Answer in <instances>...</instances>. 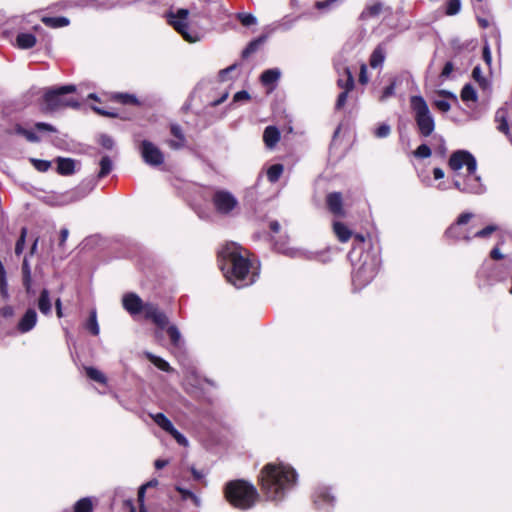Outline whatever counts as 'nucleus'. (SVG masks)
I'll return each mask as SVG.
<instances>
[{
	"label": "nucleus",
	"instance_id": "f257e3e1",
	"mask_svg": "<svg viewBox=\"0 0 512 512\" xmlns=\"http://www.w3.org/2000/svg\"><path fill=\"white\" fill-rule=\"evenodd\" d=\"M448 165L454 171L453 186L462 193L482 194L485 187L477 175V161L466 150H457L450 156Z\"/></svg>",
	"mask_w": 512,
	"mask_h": 512
},
{
	"label": "nucleus",
	"instance_id": "f03ea898",
	"mask_svg": "<svg viewBox=\"0 0 512 512\" xmlns=\"http://www.w3.org/2000/svg\"><path fill=\"white\" fill-rule=\"evenodd\" d=\"M219 257L224 276L236 288H243L255 282L256 273L250 271L251 263L237 244H227L220 251Z\"/></svg>",
	"mask_w": 512,
	"mask_h": 512
},
{
	"label": "nucleus",
	"instance_id": "7ed1b4c3",
	"mask_svg": "<svg viewBox=\"0 0 512 512\" xmlns=\"http://www.w3.org/2000/svg\"><path fill=\"white\" fill-rule=\"evenodd\" d=\"M296 483V472L284 464H267L261 472V487L267 499L281 500Z\"/></svg>",
	"mask_w": 512,
	"mask_h": 512
},
{
	"label": "nucleus",
	"instance_id": "20e7f679",
	"mask_svg": "<svg viewBox=\"0 0 512 512\" xmlns=\"http://www.w3.org/2000/svg\"><path fill=\"white\" fill-rule=\"evenodd\" d=\"M225 497L234 507L246 510L255 504L258 493L252 484L244 480H235L227 483Z\"/></svg>",
	"mask_w": 512,
	"mask_h": 512
},
{
	"label": "nucleus",
	"instance_id": "39448f33",
	"mask_svg": "<svg viewBox=\"0 0 512 512\" xmlns=\"http://www.w3.org/2000/svg\"><path fill=\"white\" fill-rule=\"evenodd\" d=\"M410 105L419 133L424 137L430 136L435 129V121L425 99L420 95L412 96Z\"/></svg>",
	"mask_w": 512,
	"mask_h": 512
},
{
	"label": "nucleus",
	"instance_id": "423d86ee",
	"mask_svg": "<svg viewBox=\"0 0 512 512\" xmlns=\"http://www.w3.org/2000/svg\"><path fill=\"white\" fill-rule=\"evenodd\" d=\"M76 91L75 85H64L57 88L48 89L44 94V102L47 110L55 111L65 107L77 108L79 102L73 98H67V94Z\"/></svg>",
	"mask_w": 512,
	"mask_h": 512
},
{
	"label": "nucleus",
	"instance_id": "0eeeda50",
	"mask_svg": "<svg viewBox=\"0 0 512 512\" xmlns=\"http://www.w3.org/2000/svg\"><path fill=\"white\" fill-rule=\"evenodd\" d=\"M379 268V261L376 256L368 253L361 256L360 264L353 271L352 281L356 288H362L372 281Z\"/></svg>",
	"mask_w": 512,
	"mask_h": 512
},
{
	"label": "nucleus",
	"instance_id": "6e6552de",
	"mask_svg": "<svg viewBox=\"0 0 512 512\" xmlns=\"http://www.w3.org/2000/svg\"><path fill=\"white\" fill-rule=\"evenodd\" d=\"M189 16L188 9H178L176 13L170 12L168 14V22L173 28L182 35V37L191 43L197 42L200 40V37L197 32H190L187 18Z\"/></svg>",
	"mask_w": 512,
	"mask_h": 512
},
{
	"label": "nucleus",
	"instance_id": "1a4fd4ad",
	"mask_svg": "<svg viewBox=\"0 0 512 512\" xmlns=\"http://www.w3.org/2000/svg\"><path fill=\"white\" fill-rule=\"evenodd\" d=\"M212 203L216 212L221 215H229L238 206L236 197L226 190L215 191Z\"/></svg>",
	"mask_w": 512,
	"mask_h": 512
},
{
	"label": "nucleus",
	"instance_id": "9d476101",
	"mask_svg": "<svg viewBox=\"0 0 512 512\" xmlns=\"http://www.w3.org/2000/svg\"><path fill=\"white\" fill-rule=\"evenodd\" d=\"M140 152L144 162L150 166H159L164 162V155L161 150L148 140L141 142Z\"/></svg>",
	"mask_w": 512,
	"mask_h": 512
},
{
	"label": "nucleus",
	"instance_id": "9b49d317",
	"mask_svg": "<svg viewBox=\"0 0 512 512\" xmlns=\"http://www.w3.org/2000/svg\"><path fill=\"white\" fill-rule=\"evenodd\" d=\"M474 217V214L471 212H465L458 216L455 223H453L447 230L446 235L450 238L456 239V240H466L470 241L471 237L464 233L462 231L461 226L467 224L472 218Z\"/></svg>",
	"mask_w": 512,
	"mask_h": 512
},
{
	"label": "nucleus",
	"instance_id": "f8f14e48",
	"mask_svg": "<svg viewBox=\"0 0 512 512\" xmlns=\"http://www.w3.org/2000/svg\"><path fill=\"white\" fill-rule=\"evenodd\" d=\"M145 317L151 319L158 327L164 328L168 324V318L153 304L144 305Z\"/></svg>",
	"mask_w": 512,
	"mask_h": 512
},
{
	"label": "nucleus",
	"instance_id": "ddd939ff",
	"mask_svg": "<svg viewBox=\"0 0 512 512\" xmlns=\"http://www.w3.org/2000/svg\"><path fill=\"white\" fill-rule=\"evenodd\" d=\"M123 307L130 314H138L142 310L144 311V305L141 298L135 293H127L122 299Z\"/></svg>",
	"mask_w": 512,
	"mask_h": 512
},
{
	"label": "nucleus",
	"instance_id": "4468645a",
	"mask_svg": "<svg viewBox=\"0 0 512 512\" xmlns=\"http://www.w3.org/2000/svg\"><path fill=\"white\" fill-rule=\"evenodd\" d=\"M313 501L319 510L328 511L334 504V497L330 495L327 488H319L314 493Z\"/></svg>",
	"mask_w": 512,
	"mask_h": 512
},
{
	"label": "nucleus",
	"instance_id": "2eb2a0df",
	"mask_svg": "<svg viewBox=\"0 0 512 512\" xmlns=\"http://www.w3.org/2000/svg\"><path fill=\"white\" fill-rule=\"evenodd\" d=\"M170 133L174 139L167 140L166 143L171 149L179 150L186 146V137L180 125L171 124Z\"/></svg>",
	"mask_w": 512,
	"mask_h": 512
},
{
	"label": "nucleus",
	"instance_id": "dca6fc26",
	"mask_svg": "<svg viewBox=\"0 0 512 512\" xmlns=\"http://www.w3.org/2000/svg\"><path fill=\"white\" fill-rule=\"evenodd\" d=\"M37 319L38 316L35 309L29 308L19 320L17 324V329L21 333H27L35 327Z\"/></svg>",
	"mask_w": 512,
	"mask_h": 512
},
{
	"label": "nucleus",
	"instance_id": "f3484780",
	"mask_svg": "<svg viewBox=\"0 0 512 512\" xmlns=\"http://www.w3.org/2000/svg\"><path fill=\"white\" fill-rule=\"evenodd\" d=\"M390 9L388 7H385L384 4L380 1H372L369 2L364 10L360 14V18L362 20H368L371 18L378 17L383 11Z\"/></svg>",
	"mask_w": 512,
	"mask_h": 512
},
{
	"label": "nucleus",
	"instance_id": "a211bd4d",
	"mask_svg": "<svg viewBox=\"0 0 512 512\" xmlns=\"http://www.w3.org/2000/svg\"><path fill=\"white\" fill-rule=\"evenodd\" d=\"M326 203L331 213L336 216H344L342 195L339 192H333L327 195Z\"/></svg>",
	"mask_w": 512,
	"mask_h": 512
},
{
	"label": "nucleus",
	"instance_id": "6ab92c4d",
	"mask_svg": "<svg viewBox=\"0 0 512 512\" xmlns=\"http://www.w3.org/2000/svg\"><path fill=\"white\" fill-rule=\"evenodd\" d=\"M509 113L507 108H499L495 113V122L497 123V130L506 136L510 135L509 123H508Z\"/></svg>",
	"mask_w": 512,
	"mask_h": 512
},
{
	"label": "nucleus",
	"instance_id": "aec40b11",
	"mask_svg": "<svg viewBox=\"0 0 512 512\" xmlns=\"http://www.w3.org/2000/svg\"><path fill=\"white\" fill-rule=\"evenodd\" d=\"M280 140V131L276 126H267L263 133V141L267 148L273 149Z\"/></svg>",
	"mask_w": 512,
	"mask_h": 512
},
{
	"label": "nucleus",
	"instance_id": "412c9836",
	"mask_svg": "<svg viewBox=\"0 0 512 512\" xmlns=\"http://www.w3.org/2000/svg\"><path fill=\"white\" fill-rule=\"evenodd\" d=\"M37 306L43 315H45V316L51 315L52 301H51L50 292L48 289L45 288L40 292Z\"/></svg>",
	"mask_w": 512,
	"mask_h": 512
},
{
	"label": "nucleus",
	"instance_id": "4be33fe9",
	"mask_svg": "<svg viewBox=\"0 0 512 512\" xmlns=\"http://www.w3.org/2000/svg\"><path fill=\"white\" fill-rule=\"evenodd\" d=\"M333 231L341 242H347L352 236L351 230L344 223L339 221L333 223Z\"/></svg>",
	"mask_w": 512,
	"mask_h": 512
},
{
	"label": "nucleus",
	"instance_id": "5701e85b",
	"mask_svg": "<svg viewBox=\"0 0 512 512\" xmlns=\"http://www.w3.org/2000/svg\"><path fill=\"white\" fill-rule=\"evenodd\" d=\"M57 170L62 175H71L75 170V161L70 158H61L57 159Z\"/></svg>",
	"mask_w": 512,
	"mask_h": 512
},
{
	"label": "nucleus",
	"instance_id": "b1692460",
	"mask_svg": "<svg viewBox=\"0 0 512 512\" xmlns=\"http://www.w3.org/2000/svg\"><path fill=\"white\" fill-rule=\"evenodd\" d=\"M22 278H23V286L28 294L33 292L32 290V275L31 268L29 262L26 258H24L22 263Z\"/></svg>",
	"mask_w": 512,
	"mask_h": 512
},
{
	"label": "nucleus",
	"instance_id": "393cba45",
	"mask_svg": "<svg viewBox=\"0 0 512 512\" xmlns=\"http://www.w3.org/2000/svg\"><path fill=\"white\" fill-rule=\"evenodd\" d=\"M385 56L386 53L383 45H378L370 56V66L372 68L381 66L385 60Z\"/></svg>",
	"mask_w": 512,
	"mask_h": 512
},
{
	"label": "nucleus",
	"instance_id": "a878e982",
	"mask_svg": "<svg viewBox=\"0 0 512 512\" xmlns=\"http://www.w3.org/2000/svg\"><path fill=\"white\" fill-rule=\"evenodd\" d=\"M150 417L167 433H170L175 428L172 422L163 413L150 414Z\"/></svg>",
	"mask_w": 512,
	"mask_h": 512
},
{
	"label": "nucleus",
	"instance_id": "bb28decb",
	"mask_svg": "<svg viewBox=\"0 0 512 512\" xmlns=\"http://www.w3.org/2000/svg\"><path fill=\"white\" fill-rule=\"evenodd\" d=\"M17 45L22 49L32 48L36 44V37L31 33H20L17 38Z\"/></svg>",
	"mask_w": 512,
	"mask_h": 512
},
{
	"label": "nucleus",
	"instance_id": "cd10ccee",
	"mask_svg": "<svg viewBox=\"0 0 512 512\" xmlns=\"http://www.w3.org/2000/svg\"><path fill=\"white\" fill-rule=\"evenodd\" d=\"M280 75L281 73L279 69H268L262 73L261 81L266 86L273 85L279 80Z\"/></svg>",
	"mask_w": 512,
	"mask_h": 512
},
{
	"label": "nucleus",
	"instance_id": "c85d7f7f",
	"mask_svg": "<svg viewBox=\"0 0 512 512\" xmlns=\"http://www.w3.org/2000/svg\"><path fill=\"white\" fill-rule=\"evenodd\" d=\"M145 355L158 369L165 371V372L173 371L170 364L166 360L162 359L161 357H158L150 352H146Z\"/></svg>",
	"mask_w": 512,
	"mask_h": 512
},
{
	"label": "nucleus",
	"instance_id": "c756f323",
	"mask_svg": "<svg viewBox=\"0 0 512 512\" xmlns=\"http://www.w3.org/2000/svg\"><path fill=\"white\" fill-rule=\"evenodd\" d=\"M42 22L51 28H60L69 25V19L66 17H43Z\"/></svg>",
	"mask_w": 512,
	"mask_h": 512
},
{
	"label": "nucleus",
	"instance_id": "7c9ffc66",
	"mask_svg": "<svg viewBox=\"0 0 512 512\" xmlns=\"http://www.w3.org/2000/svg\"><path fill=\"white\" fill-rule=\"evenodd\" d=\"M284 171V166L282 164H273L267 170V178L269 182L275 183L279 180L282 173Z\"/></svg>",
	"mask_w": 512,
	"mask_h": 512
},
{
	"label": "nucleus",
	"instance_id": "2f4dec72",
	"mask_svg": "<svg viewBox=\"0 0 512 512\" xmlns=\"http://www.w3.org/2000/svg\"><path fill=\"white\" fill-rule=\"evenodd\" d=\"M337 83L343 90H352L354 88V78L348 68L345 69L344 78H339Z\"/></svg>",
	"mask_w": 512,
	"mask_h": 512
},
{
	"label": "nucleus",
	"instance_id": "473e14b6",
	"mask_svg": "<svg viewBox=\"0 0 512 512\" xmlns=\"http://www.w3.org/2000/svg\"><path fill=\"white\" fill-rule=\"evenodd\" d=\"M86 375L93 381L98 383L106 384V376L98 369L94 367H85Z\"/></svg>",
	"mask_w": 512,
	"mask_h": 512
},
{
	"label": "nucleus",
	"instance_id": "72a5a7b5",
	"mask_svg": "<svg viewBox=\"0 0 512 512\" xmlns=\"http://www.w3.org/2000/svg\"><path fill=\"white\" fill-rule=\"evenodd\" d=\"M92 510L93 503L89 497L78 500L74 505V512H92Z\"/></svg>",
	"mask_w": 512,
	"mask_h": 512
},
{
	"label": "nucleus",
	"instance_id": "f704fd0d",
	"mask_svg": "<svg viewBox=\"0 0 512 512\" xmlns=\"http://www.w3.org/2000/svg\"><path fill=\"white\" fill-rule=\"evenodd\" d=\"M100 171L98 173V178H103L107 176L113 167L112 160L109 156H103L100 160Z\"/></svg>",
	"mask_w": 512,
	"mask_h": 512
},
{
	"label": "nucleus",
	"instance_id": "c9c22d12",
	"mask_svg": "<svg viewBox=\"0 0 512 512\" xmlns=\"http://www.w3.org/2000/svg\"><path fill=\"white\" fill-rule=\"evenodd\" d=\"M265 41V36H261L253 41H251L248 46L243 50L242 56L244 58L256 52L261 44Z\"/></svg>",
	"mask_w": 512,
	"mask_h": 512
},
{
	"label": "nucleus",
	"instance_id": "e433bc0d",
	"mask_svg": "<svg viewBox=\"0 0 512 512\" xmlns=\"http://www.w3.org/2000/svg\"><path fill=\"white\" fill-rule=\"evenodd\" d=\"M463 101H476L477 93L471 84H466L461 91Z\"/></svg>",
	"mask_w": 512,
	"mask_h": 512
},
{
	"label": "nucleus",
	"instance_id": "4c0bfd02",
	"mask_svg": "<svg viewBox=\"0 0 512 512\" xmlns=\"http://www.w3.org/2000/svg\"><path fill=\"white\" fill-rule=\"evenodd\" d=\"M16 133L24 136L29 142L36 143L40 141L39 136L31 130L25 129L21 126L15 128Z\"/></svg>",
	"mask_w": 512,
	"mask_h": 512
},
{
	"label": "nucleus",
	"instance_id": "58836bf2",
	"mask_svg": "<svg viewBox=\"0 0 512 512\" xmlns=\"http://www.w3.org/2000/svg\"><path fill=\"white\" fill-rule=\"evenodd\" d=\"M236 18L245 27H249V26L257 24L256 17L249 13H237Z\"/></svg>",
	"mask_w": 512,
	"mask_h": 512
},
{
	"label": "nucleus",
	"instance_id": "ea45409f",
	"mask_svg": "<svg viewBox=\"0 0 512 512\" xmlns=\"http://www.w3.org/2000/svg\"><path fill=\"white\" fill-rule=\"evenodd\" d=\"M86 327L87 329H89V331L93 334V335H98L99 334V325H98V322H97V317H96V311H92L91 314H90V317L87 321V324H86Z\"/></svg>",
	"mask_w": 512,
	"mask_h": 512
},
{
	"label": "nucleus",
	"instance_id": "a19ab883",
	"mask_svg": "<svg viewBox=\"0 0 512 512\" xmlns=\"http://www.w3.org/2000/svg\"><path fill=\"white\" fill-rule=\"evenodd\" d=\"M115 99H117L122 104H132V105H138L139 101L133 94L128 93H119L115 96Z\"/></svg>",
	"mask_w": 512,
	"mask_h": 512
},
{
	"label": "nucleus",
	"instance_id": "79ce46f5",
	"mask_svg": "<svg viewBox=\"0 0 512 512\" xmlns=\"http://www.w3.org/2000/svg\"><path fill=\"white\" fill-rule=\"evenodd\" d=\"M461 9V1L460 0H449L446 4L445 13L449 16H453L459 13Z\"/></svg>",
	"mask_w": 512,
	"mask_h": 512
},
{
	"label": "nucleus",
	"instance_id": "37998d69",
	"mask_svg": "<svg viewBox=\"0 0 512 512\" xmlns=\"http://www.w3.org/2000/svg\"><path fill=\"white\" fill-rule=\"evenodd\" d=\"M167 333L173 345L178 346L181 340V334L176 326L171 325L167 329Z\"/></svg>",
	"mask_w": 512,
	"mask_h": 512
},
{
	"label": "nucleus",
	"instance_id": "c03bdc74",
	"mask_svg": "<svg viewBox=\"0 0 512 512\" xmlns=\"http://www.w3.org/2000/svg\"><path fill=\"white\" fill-rule=\"evenodd\" d=\"M431 149L428 145L426 144H421L420 146H418V148L413 152L414 156L417 157V158H421V159H424V158H428L431 156Z\"/></svg>",
	"mask_w": 512,
	"mask_h": 512
},
{
	"label": "nucleus",
	"instance_id": "a18cd8bd",
	"mask_svg": "<svg viewBox=\"0 0 512 512\" xmlns=\"http://www.w3.org/2000/svg\"><path fill=\"white\" fill-rule=\"evenodd\" d=\"M26 234H27V229L26 228H22L21 235H20V237L17 240L16 245H15V253H16V255H20L23 252V250H24Z\"/></svg>",
	"mask_w": 512,
	"mask_h": 512
},
{
	"label": "nucleus",
	"instance_id": "49530a36",
	"mask_svg": "<svg viewBox=\"0 0 512 512\" xmlns=\"http://www.w3.org/2000/svg\"><path fill=\"white\" fill-rule=\"evenodd\" d=\"M158 485V481L156 479L150 480L146 484L142 485L138 491V501L143 504L145 497V490L149 487H156Z\"/></svg>",
	"mask_w": 512,
	"mask_h": 512
},
{
	"label": "nucleus",
	"instance_id": "de8ad7c7",
	"mask_svg": "<svg viewBox=\"0 0 512 512\" xmlns=\"http://www.w3.org/2000/svg\"><path fill=\"white\" fill-rule=\"evenodd\" d=\"M31 162H32L33 166L40 172H46L51 166V163L46 160L32 158Z\"/></svg>",
	"mask_w": 512,
	"mask_h": 512
},
{
	"label": "nucleus",
	"instance_id": "09e8293b",
	"mask_svg": "<svg viewBox=\"0 0 512 512\" xmlns=\"http://www.w3.org/2000/svg\"><path fill=\"white\" fill-rule=\"evenodd\" d=\"M497 229H498V227L496 225H488L487 227L477 231L474 234V237L486 238V237L490 236L493 232H495Z\"/></svg>",
	"mask_w": 512,
	"mask_h": 512
},
{
	"label": "nucleus",
	"instance_id": "8fccbe9b",
	"mask_svg": "<svg viewBox=\"0 0 512 512\" xmlns=\"http://www.w3.org/2000/svg\"><path fill=\"white\" fill-rule=\"evenodd\" d=\"M169 434L176 440V442L179 445L184 447L188 446L189 442L187 438L182 433H180L176 428H174Z\"/></svg>",
	"mask_w": 512,
	"mask_h": 512
},
{
	"label": "nucleus",
	"instance_id": "3c124183",
	"mask_svg": "<svg viewBox=\"0 0 512 512\" xmlns=\"http://www.w3.org/2000/svg\"><path fill=\"white\" fill-rule=\"evenodd\" d=\"M395 87H396V81L394 80L391 82V84L389 86H387L383 90L379 100L383 102V101L387 100L389 97L393 96L395 93Z\"/></svg>",
	"mask_w": 512,
	"mask_h": 512
},
{
	"label": "nucleus",
	"instance_id": "603ef678",
	"mask_svg": "<svg viewBox=\"0 0 512 512\" xmlns=\"http://www.w3.org/2000/svg\"><path fill=\"white\" fill-rule=\"evenodd\" d=\"M391 132V128L388 124H381L376 130H375V136L377 138H386Z\"/></svg>",
	"mask_w": 512,
	"mask_h": 512
},
{
	"label": "nucleus",
	"instance_id": "864d4df0",
	"mask_svg": "<svg viewBox=\"0 0 512 512\" xmlns=\"http://www.w3.org/2000/svg\"><path fill=\"white\" fill-rule=\"evenodd\" d=\"M351 90H343L339 95H338V98H337V101H336V104H335V108L337 110L339 109H342L344 107V105L346 104V101H347V98H348V93L350 92Z\"/></svg>",
	"mask_w": 512,
	"mask_h": 512
},
{
	"label": "nucleus",
	"instance_id": "5fc2aeb1",
	"mask_svg": "<svg viewBox=\"0 0 512 512\" xmlns=\"http://www.w3.org/2000/svg\"><path fill=\"white\" fill-rule=\"evenodd\" d=\"M434 105L442 112H448L451 108L450 103L445 99H437L434 101Z\"/></svg>",
	"mask_w": 512,
	"mask_h": 512
},
{
	"label": "nucleus",
	"instance_id": "6e6d98bb",
	"mask_svg": "<svg viewBox=\"0 0 512 512\" xmlns=\"http://www.w3.org/2000/svg\"><path fill=\"white\" fill-rule=\"evenodd\" d=\"M100 144L106 149H112L114 146L113 139L108 135L100 136Z\"/></svg>",
	"mask_w": 512,
	"mask_h": 512
},
{
	"label": "nucleus",
	"instance_id": "4d7b16f0",
	"mask_svg": "<svg viewBox=\"0 0 512 512\" xmlns=\"http://www.w3.org/2000/svg\"><path fill=\"white\" fill-rule=\"evenodd\" d=\"M0 295L7 299L9 297L7 278L0 279Z\"/></svg>",
	"mask_w": 512,
	"mask_h": 512
},
{
	"label": "nucleus",
	"instance_id": "13d9d810",
	"mask_svg": "<svg viewBox=\"0 0 512 512\" xmlns=\"http://www.w3.org/2000/svg\"><path fill=\"white\" fill-rule=\"evenodd\" d=\"M472 77L474 78L475 81H477L479 84H483L485 82L483 76H482V71H481V68L479 66H476L474 67L473 71H472Z\"/></svg>",
	"mask_w": 512,
	"mask_h": 512
},
{
	"label": "nucleus",
	"instance_id": "bf43d9fd",
	"mask_svg": "<svg viewBox=\"0 0 512 512\" xmlns=\"http://www.w3.org/2000/svg\"><path fill=\"white\" fill-rule=\"evenodd\" d=\"M35 127L39 131L56 132L55 127H53L52 125H50L48 123H44V122H37L35 124Z\"/></svg>",
	"mask_w": 512,
	"mask_h": 512
},
{
	"label": "nucleus",
	"instance_id": "052dcab7",
	"mask_svg": "<svg viewBox=\"0 0 512 512\" xmlns=\"http://www.w3.org/2000/svg\"><path fill=\"white\" fill-rule=\"evenodd\" d=\"M359 82L361 84H366L368 82L367 67L365 64H362L360 67Z\"/></svg>",
	"mask_w": 512,
	"mask_h": 512
},
{
	"label": "nucleus",
	"instance_id": "680f3d73",
	"mask_svg": "<svg viewBox=\"0 0 512 512\" xmlns=\"http://www.w3.org/2000/svg\"><path fill=\"white\" fill-rule=\"evenodd\" d=\"M453 69H454L453 63L452 62H447L445 64V66L443 67V70H442L440 76L442 78H448L450 76V74L452 73Z\"/></svg>",
	"mask_w": 512,
	"mask_h": 512
},
{
	"label": "nucleus",
	"instance_id": "e2e57ef3",
	"mask_svg": "<svg viewBox=\"0 0 512 512\" xmlns=\"http://www.w3.org/2000/svg\"><path fill=\"white\" fill-rule=\"evenodd\" d=\"M250 98V95L247 91H239L237 92L234 97H233V101L234 102H238V101H242V100H248Z\"/></svg>",
	"mask_w": 512,
	"mask_h": 512
},
{
	"label": "nucleus",
	"instance_id": "0e129e2a",
	"mask_svg": "<svg viewBox=\"0 0 512 512\" xmlns=\"http://www.w3.org/2000/svg\"><path fill=\"white\" fill-rule=\"evenodd\" d=\"M92 109L99 115L108 116V117H116V114L110 111L105 110L104 108H100L97 106H92Z\"/></svg>",
	"mask_w": 512,
	"mask_h": 512
},
{
	"label": "nucleus",
	"instance_id": "69168bd1",
	"mask_svg": "<svg viewBox=\"0 0 512 512\" xmlns=\"http://www.w3.org/2000/svg\"><path fill=\"white\" fill-rule=\"evenodd\" d=\"M234 69H235V66H234V65H232V66H230V67H228V68H226V69L221 70V71L219 72V79H220L221 81H226V80H227V76H228V74H229L231 71H233Z\"/></svg>",
	"mask_w": 512,
	"mask_h": 512
},
{
	"label": "nucleus",
	"instance_id": "338daca9",
	"mask_svg": "<svg viewBox=\"0 0 512 512\" xmlns=\"http://www.w3.org/2000/svg\"><path fill=\"white\" fill-rule=\"evenodd\" d=\"M483 59L485 60V62L488 65H490V63L492 61V57H491L490 49L487 45L483 48Z\"/></svg>",
	"mask_w": 512,
	"mask_h": 512
},
{
	"label": "nucleus",
	"instance_id": "774afa93",
	"mask_svg": "<svg viewBox=\"0 0 512 512\" xmlns=\"http://www.w3.org/2000/svg\"><path fill=\"white\" fill-rule=\"evenodd\" d=\"M68 236H69V230L67 228L61 229V231H60V242H59L60 246L64 245V243L66 242Z\"/></svg>",
	"mask_w": 512,
	"mask_h": 512
}]
</instances>
